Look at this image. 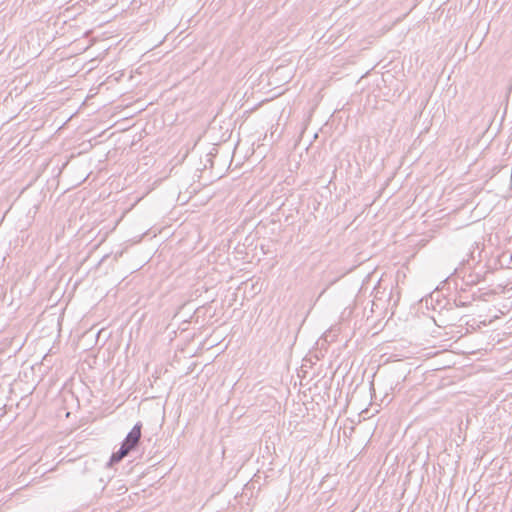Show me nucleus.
<instances>
[{
  "instance_id": "nucleus-1",
  "label": "nucleus",
  "mask_w": 512,
  "mask_h": 512,
  "mask_svg": "<svg viewBox=\"0 0 512 512\" xmlns=\"http://www.w3.org/2000/svg\"><path fill=\"white\" fill-rule=\"evenodd\" d=\"M141 438V425L136 424L123 441L119 451L112 455V461L118 462L124 458L139 442Z\"/></svg>"
}]
</instances>
